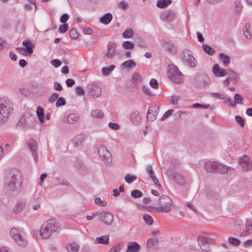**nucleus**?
<instances>
[{"label": "nucleus", "instance_id": "27", "mask_svg": "<svg viewBox=\"0 0 252 252\" xmlns=\"http://www.w3.org/2000/svg\"><path fill=\"white\" fill-rule=\"evenodd\" d=\"M23 45L25 46V49L27 51L28 54H32L33 53L34 45L30 40H25L23 42Z\"/></svg>", "mask_w": 252, "mask_h": 252}, {"label": "nucleus", "instance_id": "23", "mask_svg": "<svg viewBox=\"0 0 252 252\" xmlns=\"http://www.w3.org/2000/svg\"><path fill=\"white\" fill-rule=\"evenodd\" d=\"M129 119L133 124L138 125L141 120L140 112L137 110L133 111L129 115Z\"/></svg>", "mask_w": 252, "mask_h": 252}, {"label": "nucleus", "instance_id": "1", "mask_svg": "<svg viewBox=\"0 0 252 252\" xmlns=\"http://www.w3.org/2000/svg\"><path fill=\"white\" fill-rule=\"evenodd\" d=\"M22 175L19 172L11 174L4 183L5 190L10 195H17L22 184Z\"/></svg>", "mask_w": 252, "mask_h": 252}, {"label": "nucleus", "instance_id": "56", "mask_svg": "<svg viewBox=\"0 0 252 252\" xmlns=\"http://www.w3.org/2000/svg\"><path fill=\"white\" fill-rule=\"evenodd\" d=\"M69 17V16L67 14H66V13L63 14L60 17V22L62 23L66 24L65 23L68 20Z\"/></svg>", "mask_w": 252, "mask_h": 252}, {"label": "nucleus", "instance_id": "6", "mask_svg": "<svg viewBox=\"0 0 252 252\" xmlns=\"http://www.w3.org/2000/svg\"><path fill=\"white\" fill-rule=\"evenodd\" d=\"M98 153L101 159L106 164H110L112 162V156L110 152L105 146H101L98 149Z\"/></svg>", "mask_w": 252, "mask_h": 252}, {"label": "nucleus", "instance_id": "52", "mask_svg": "<svg viewBox=\"0 0 252 252\" xmlns=\"http://www.w3.org/2000/svg\"><path fill=\"white\" fill-rule=\"evenodd\" d=\"M125 179L126 183L130 184L136 180V177L135 176L127 174L126 176Z\"/></svg>", "mask_w": 252, "mask_h": 252}, {"label": "nucleus", "instance_id": "16", "mask_svg": "<svg viewBox=\"0 0 252 252\" xmlns=\"http://www.w3.org/2000/svg\"><path fill=\"white\" fill-rule=\"evenodd\" d=\"M44 224L52 234L56 232L60 227L59 223L54 219H49L44 222Z\"/></svg>", "mask_w": 252, "mask_h": 252}, {"label": "nucleus", "instance_id": "33", "mask_svg": "<svg viewBox=\"0 0 252 252\" xmlns=\"http://www.w3.org/2000/svg\"><path fill=\"white\" fill-rule=\"evenodd\" d=\"M219 57L220 59L223 62L225 66H227L229 65L230 63V58L228 55L221 53L219 54Z\"/></svg>", "mask_w": 252, "mask_h": 252}, {"label": "nucleus", "instance_id": "5", "mask_svg": "<svg viewBox=\"0 0 252 252\" xmlns=\"http://www.w3.org/2000/svg\"><path fill=\"white\" fill-rule=\"evenodd\" d=\"M11 237L16 244L22 247L27 245V241L21 235L19 230L16 228H12L10 231Z\"/></svg>", "mask_w": 252, "mask_h": 252}, {"label": "nucleus", "instance_id": "8", "mask_svg": "<svg viewBox=\"0 0 252 252\" xmlns=\"http://www.w3.org/2000/svg\"><path fill=\"white\" fill-rule=\"evenodd\" d=\"M198 244L203 251L208 252L210 250V244L214 240L202 236H199L197 239Z\"/></svg>", "mask_w": 252, "mask_h": 252}, {"label": "nucleus", "instance_id": "46", "mask_svg": "<svg viewBox=\"0 0 252 252\" xmlns=\"http://www.w3.org/2000/svg\"><path fill=\"white\" fill-rule=\"evenodd\" d=\"M234 101L235 104H242L243 103V100L244 98L242 97V96L238 94H236L234 95Z\"/></svg>", "mask_w": 252, "mask_h": 252}, {"label": "nucleus", "instance_id": "58", "mask_svg": "<svg viewBox=\"0 0 252 252\" xmlns=\"http://www.w3.org/2000/svg\"><path fill=\"white\" fill-rule=\"evenodd\" d=\"M118 6L119 8H121L123 10H125L128 7V3L126 2V1H122L120 2L118 4Z\"/></svg>", "mask_w": 252, "mask_h": 252}, {"label": "nucleus", "instance_id": "55", "mask_svg": "<svg viewBox=\"0 0 252 252\" xmlns=\"http://www.w3.org/2000/svg\"><path fill=\"white\" fill-rule=\"evenodd\" d=\"M121 249V245L120 244H118L116 246L111 248L109 251V252H120Z\"/></svg>", "mask_w": 252, "mask_h": 252}, {"label": "nucleus", "instance_id": "31", "mask_svg": "<svg viewBox=\"0 0 252 252\" xmlns=\"http://www.w3.org/2000/svg\"><path fill=\"white\" fill-rule=\"evenodd\" d=\"M136 66V63L134 61L132 60H129L124 62L121 65L122 68L129 69L132 67H134Z\"/></svg>", "mask_w": 252, "mask_h": 252}, {"label": "nucleus", "instance_id": "21", "mask_svg": "<svg viewBox=\"0 0 252 252\" xmlns=\"http://www.w3.org/2000/svg\"><path fill=\"white\" fill-rule=\"evenodd\" d=\"M146 171L149 175V178L152 180L153 183L159 188H161V186L159 183L158 179L156 176H155L152 166L151 165H148L147 166Z\"/></svg>", "mask_w": 252, "mask_h": 252}, {"label": "nucleus", "instance_id": "4", "mask_svg": "<svg viewBox=\"0 0 252 252\" xmlns=\"http://www.w3.org/2000/svg\"><path fill=\"white\" fill-rule=\"evenodd\" d=\"M158 201L160 206L156 208L157 212L167 213L171 210L172 200L167 195H162L159 197Z\"/></svg>", "mask_w": 252, "mask_h": 252}, {"label": "nucleus", "instance_id": "3", "mask_svg": "<svg viewBox=\"0 0 252 252\" xmlns=\"http://www.w3.org/2000/svg\"><path fill=\"white\" fill-rule=\"evenodd\" d=\"M167 74L168 77L176 84H181L183 81V74L174 65L168 66Z\"/></svg>", "mask_w": 252, "mask_h": 252}, {"label": "nucleus", "instance_id": "18", "mask_svg": "<svg viewBox=\"0 0 252 252\" xmlns=\"http://www.w3.org/2000/svg\"><path fill=\"white\" fill-rule=\"evenodd\" d=\"M176 17L175 12L170 9H167L162 12L160 15V19L164 21H171Z\"/></svg>", "mask_w": 252, "mask_h": 252}, {"label": "nucleus", "instance_id": "32", "mask_svg": "<svg viewBox=\"0 0 252 252\" xmlns=\"http://www.w3.org/2000/svg\"><path fill=\"white\" fill-rule=\"evenodd\" d=\"M79 116L75 113H71L67 117V121L68 123L73 124L79 120Z\"/></svg>", "mask_w": 252, "mask_h": 252}, {"label": "nucleus", "instance_id": "30", "mask_svg": "<svg viewBox=\"0 0 252 252\" xmlns=\"http://www.w3.org/2000/svg\"><path fill=\"white\" fill-rule=\"evenodd\" d=\"M36 114L40 122L43 124L44 122V112L42 107L38 106L36 110Z\"/></svg>", "mask_w": 252, "mask_h": 252}, {"label": "nucleus", "instance_id": "7", "mask_svg": "<svg viewBox=\"0 0 252 252\" xmlns=\"http://www.w3.org/2000/svg\"><path fill=\"white\" fill-rule=\"evenodd\" d=\"M33 232L36 238L43 239H48L52 235V233L44 223L41 225L40 231L35 229L33 230Z\"/></svg>", "mask_w": 252, "mask_h": 252}, {"label": "nucleus", "instance_id": "61", "mask_svg": "<svg viewBox=\"0 0 252 252\" xmlns=\"http://www.w3.org/2000/svg\"><path fill=\"white\" fill-rule=\"evenodd\" d=\"M252 233V228H250L249 229H246L243 232H241L240 234V237H246L248 234H250Z\"/></svg>", "mask_w": 252, "mask_h": 252}, {"label": "nucleus", "instance_id": "29", "mask_svg": "<svg viewBox=\"0 0 252 252\" xmlns=\"http://www.w3.org/2000/svg\"><path fill=\"white\" fill-rule=\"evenodd\" d=\"M84 139V136L82 134L76 135L73 139V145L75 147H79L81 145Z\"/></svg>", "mask_w": 252, "mask_h": 252}, {"label": "nucleus", "instance_id": "35", "mask_svg": "<svg viewBox=\"0 0 252 252\" xmlns=\"http://www.w3.org/2000/svg\"><path fill=\"white\" fill-rule=\"evenodd\" d=\"M109 235H105L101 237H96L95 241L98 243L101 244H107L109 243Z\"/></svg>", "mask_w": 252, "mask_h": 252}, {"label": "nucleus", "instance_id": "62", "mask_svg": "<svg viewBox=\"0 0 252 252\" xmlns=\"http://www.w3.org/2000/svg\"><path fill=\"white\" fill-rule=\"evenodd\" d=\"M59 97V94L56 93H54L52 94L49 98V101L50 102H54L56 99H57Z\"/></svg>", "mask_w": 252, "mask_h": 252}, {"label": "nucleus", "instance_id": "22", "mask_svg": "<svg viewBox=\"0 0 252 252\" xmlns=\"http://www.w3.org/2000/svg\"><path fill=\"white\" fill-rule=\"evenodd\" d=\"M162 48L167 52L173 53L176 52V47L174 44L170 41L164 40L161 42Z\"/></svg>", "mask_w": 252, "mask_h": 252}, {"label": "nucleus", "instance_id": "60", "mask_svg": "<svg viewBox=\"0 0 252 252\" xmlns=\"http://www.w3.org/2000/svg\"><path fill=\"white\" fill-rule=\"evenodd\" d=\"M211 96L213 97H216L220 99H225V97L223 94L213 93L211 94Z\"/></svg>", "mask_w": 252, "mask_h": 252}, {"label": "nucleus", "instance_id": "47", "mask_svg": "<svg viewBox=\"0 0 252 252\" xmlns=\"http://www.w3.org/2000/svg\"><path fill=\"white\" fill-rule=\"evenodd\" d=\"M205 194L208 198H214L217 196V194L212 190L206 189L205 191Z\"/></svg>", "mask_w": 252, "mask_h": 252}, {"label": "nucleus", "instance_id": "63", "mask_svg": "<svg viewBox=\"0 0 252 252\" xmlns=\"http://www.w3.org/2000/svg\"><path fill=\"white\" fill-rule=\"evenodd\" d=\"M76 93L79 96L84 95L85 93L84 89L81 87H77L76 88Z\"/></svg>", "mask_w": 252, "mask_h": 252}, {"label": "nucleus", "instance_id": "36", "mask_svg": "<svg viewBox=\"0 0 252 252\" xmlns=\"http://www.w3.org/2000/svg\"><path fill=\"white\" fill-rule=\"evenodd\" d=\"M171 0H158L157 2V6L158 8H163L171 4Z\"/></svg>", "mask_w": 252, "mask_h": 252}, {"label": "nucleus", "instance_id": "17", "mask_svg": "<svg viewBox=\"0 0 252 252\" xmlns=\"http://www.w3.org/2000/svg\"><path fill=\"white\" fill-rule=\"evenodd\" d=\"M99 218L107 225H111L113 221V215L110 212L99 213Z\"/></svg>", "mask_w": 252, "mask_h": 252}, {"label": "nucleus", "instance_id": "11", "mask_svg": "<svg viewBox=\"0 0 252 252\" xmlns=\"http://www.w3.org/2000/svg\"><path fill=\"white\" fill-rule=\"evenodd\" d=\"M221 164L215 161H207L204 163V168L208 172L220 173Z\"/></svg>", "mask_w": 252, "mask_h": 252}, {"label": "nucleus", "instance_id": "48", "mask_svg": "<svg viewBox=\"0 0 252 252\" xmlns=\"http://www.w3.org/2000/svg\"><path fill=\"white\" fill-rule=\"evenodd\" d=\"M131 195L135 198H138L141 197L143 195L142 192L139 190L134 189L131 192Z\"/></svg>", "mask_w": 252, "mask_h": 252}, {"label": "nucleus", "instance_id": "14", "mask_svg": "<svg viewBox=\"0 0 252 252\" xmlns=\"http://www.w3.org/2000/svg\"><path fill=\"white\" fill-rule=\"evenodd\" d=\"M210 81L209 77L205 74H198L194 78L195 85L197 87L205 85Z\"/></svg>", "mask_w": 252, "mask_h": 252}, {"label": "nucleus", "instance_id": "57", "mask_svg": "<svg viewBox=\"0 0 252 252\" xmlns=\"http://www.w3.org/2000/svg\"><path fill=\"white\" fill-rule=\"evenodd\" d=\"M68 29V25L67 24H63L59 27V31L61 33H64L67 31Z\"/></svg>", "mask_w": 252, "mask_h": 252}, {"label": "nucleus", "instance_id": "34", "mask_svg": "<svg viewBox=\"0 0 252 252\" xmlns=\"http://www.w3.org/2000/svg\"><path fill=\"white\" fill-rule=\"evenodd\" d=\"M202 48L205 53L210 56H212L215 52V50L214 48L209 45L205 44L202 45Z\"/></svg>", "mask_w": 252, "mask_h": 252}, {"label": "nucleus", "instance_id": "51", "mask_svg": "<svg viewBox=\"0 0 252 252\" xmlns=\"http://www.w3.org/2000/svg\"><path fill=\"white\" fill-rule=\"evenodd\" d=\"M66 104V101L64 98L60 97L58 98L56 103V106L57 107H60Z\"/></svg>", "mask_w": 252, "mask_h": 252}, {"label": "nucleus", "instance_id": "2", "mask_svg": "<svg viewBox=\"0 0 252 252\" xmlns=\"http://www.w3.org/2000/svg\"><path fill=\"white\" fill-rule=\"evenodd\" d=\"M13 110L12 103L9 100L0 99V122L5 121Z\"/></svg>", "mask_w": 252, "mask_h": 252}, {"label": "nucleus", "instance_id": "40", "mask_svg": "<svg viewBox=\"0 0 252 252\" xmlns=\"http://www.w3.org/2000/svg\"><path fill=\"white\" fill-rule=\"evenodd\" d=\"M114 65H111L109 67H103L101 69V72L104 76H108L115 68Z\"/></svg>", "mask_w": 252, "mask_h": 252}, {"label": "nucleus", "instance_id": "38", "mask_svg": "<svg viewBox=\"0 0 252 252\" xmlns=\"http://www.w3.org/2000/svg\"><path fill=\"white\" fill-rule=\"evenodd\" d=\"M142 77L139 73H134L132 75V81L135 85H138L140 84L142 82Z\"/></svg>", "mask_w": 252, "mask_h": 252}, {"label": "nucleus", "instance_id": "28", "mask_svg": "<svg viewBox=\"0 0 252 252\" xmlns=\"http://www.w3.org/2000/svg\"><path fill=\"white\" fill-rule=\"evenodd\" d=\"M113 18L112 15L110 13H107L102 17H100V21L104 25H108L112 20Z\"/></svg>", "mask_w": 252, "mask_h": 252}, {"label": "nucleus", "instance_id": "15", "mask_svg": "<svg viewBox=\"0 0 252 252\" xmlns=\"http://www.w3.org/2000/svg\"><path fill=\"white\" fill-rule=\"evenodd\" d=\"M159 110V106L154 105L150 106L147 114V118L148 121L153 122L156 119L157 115Z\"/></svg>", "mask_w": 252, "mask_h": 252}, {"label": "nucleus", "instance_id": "13", "mask_svg": "<svg viewBox=\"0 0 252 252\" xmlns=\"http://www.w3.org/2000/svg\"><path fill=\"white\" fill-rule=\"evenodd\" d=\"M88 91L94 98L99 97L101 94V89L97 85L90 84L87 86Z\"/></svg>", "mask_w": 252, "mask_h": 252}, {"label": "nucleus", "instance_id": "53", "mask_svg": "<svg viewBox=\"0 0 252 252\" xmlns=\"http://www.w3.org/2000/svg\"><path fill=\"white\" fill-rule=\"evenodd\" d=\"M229 242L234 246H238L240 244V241L238 239L233 237L229 238Z\"/></svg>", "mask_w": 252, "mask_h": 252}, {"label": "nucleus", "instance_id": "43", "mask_svg": "<svg viewBox=\"0 0 252 252\" xmlns=\"http://www.w3.org/2000/svg\"><path fill=\"white\" fill-rule=\"evenodd\" d=\"M133 30L129 28L125 30L123 33V37L125 38H129L132 37L133 35Z\"/></svg>", "mask_w": 252, "mask_h": 252}, {"label": "nucleus", "instance_id": "24", "mask_svg": "<svg viewBox=\"0 0 252 252\" xmlns=\"http://www.w3.org/2000/svg\"><path fill=\"white\" fill-rule=\"evenodd\" d=\"M213 72L217 77H222L227 74L226 71L221 68L218 64L213 65Z\"/></svg>", "mask_w": 252, "mask_h": 252}, {"label": "nucleus", "instance_id": "54", "mask_svg": "<svg viewBox=\"0 0 252 252\" xmlns=\"http://www.w3.org/2000/svg\"><path fill=\"white\" fill-rule=\"evenodd\" d=\"M235 120L237 123L239 124L240 126L242 127L244 126L245 122L242 118L239 115L235 116Z\"/></svg>", "mask_w": 252, "mask_h": 252}, {"label": "nucleus", "instance_id": "64", "mask_svg": "<svg viewBox=\"0 0 252 252\" xmlns=\"http://www.w3.org/2000/svg\"><path fill=\"white\" fill-rule=\"evenodd\" d=\"M51 64L55 67H58L61 65L62 62L59 60L55 59L51 61Z\"/></svg>", "mask_w": 252, "mask_h": 252}, {"label": "nucleus", "instance_id": "26", "mask_svg": "<svg viewBox=\"0 0 252 252\" xmlns=\"http://www.w3.org/2000/svg\"><path fill=\"white\" fill-rule=\"evenodd\" d=\"M140 250V245L136 242L128 243L126 252H138Z\"/></svg>", "mask_w": 252, "mask_h": 252}, {"label": "nucleus", "instance_id": "19", "mask_svg": "<svg viewBox=\"0 0 252 252\" xmlns=\"http://www.w3.org/2000/svg\"><path fill=\"white\" fill-rule=\"evenodd\" d=\"M26 203L27 200L25 198L18 199L13 208L14 212L16 214L21 213L25 208Z\"/></svg>", "mask_w": 252, "mask_h": 252}, {"label": "nucleus", "instance_id": "50", "mask_svg": "<svg viewBox=\"0 0 252 252\" xmlns=\"http://www.w3.org/2000/svg\"><path fill=\"white\" fill-rule=\"evenodd\" d=\"M69 35L72 39H76L78 37V33L75 28H73L69 32Z\"/></svg>", "mask_w": 252, "mask_h": 252}, {"label": "nucleus", "instance_id": "44", "mask_svg": "<svg viewBox=\"0 0 252 252\" xmlns=\"http://www.w3.org/2000/svg\"><path fill=\"white\" fill-rule=\"evenodd\" d=\"M123 47L126 49H133L134 47V44L129 41H126L123 43Z\"/></svg>", "mask_w": 252, "mask_h": 252}, {"label": "nucleus", "instance_id": "10", "mask_svg": "<svg viewBox=\"0 0 252 252\" xmlns=\"http://www.w3.org/2000/svg\"><path fill=\"white\" fill-rule=\"evenodd\" d=\"M183 61L186 64L190 67H195L197 65V62L195 58L192 56L191 52L189 51H185L183 53Z\"/></svg>", "mask_w": 252, "mask_h": 252}, {"label": "nucleus", "instance_id": "49", "mask_svg": "<svg viewBox=\"0 0 252 252\" xmlns=\"http://www.w3.org/2000/svg\"><path fill=\"white\" fill-rule=\"evenodd\" d=\"M158 243V239L157 238H150L148 239L147 242L148 247L152 248L155 246V245Z\"/></svg>", "mask_w": 252, "mask_h": 252}, {"label": "nucleus", "instance_id": "37", "mask_svg": "<svg viewBox=\"0 0 252 252\" xmlns=\"http://www.w3.org/2000/svg\"><path fill=\"white\" fill-rule=\"evenodd\" d=\"M79 246L76 243H72L66 246L68 252H77L79 250Z\"/></svg>", "mask_w": 252, "mask_h": 252}, {"label": "nucleus", "instance_id": "45", "mask_svg": "<svg viewBox=\"0 0 252 252\" xmlns=\"http://www.w3.org/2000/svg\"><path fill=\"white\" fill-rule=\"evenodd\" d=\"M234 169L231 167L226 166L225 165L221 164L220 169L219 170V172L221 174H224L227 172L228 170L232 171Z\"/></svg>", "mask_w": 252, "mask_h": 252}, {"label": "nucleus", "instance_id": "39", "mask_svg": "<svg viewBox=\"0 0 252 252\" xmlns=\"http://www.w3.org/2000/svg\"><path fill=\"white\" fill-rule=\"evenodd\" d=\"M91 116L94 118L100 119L103 117L104 113L100 110H93L91 112Z\"/></svg>", "mask_w": 252, "mask_h": 252}, {"label": "nucleus", "instance_id": "9", "mask_svg": "<svg viewBox=\"0 0 252 252\" xmlns=\"http://www.w3.org/2000/svg\"><path fill=\"white\" fill-rule=\"evenodd\" d=\"M26 144L29 151L32 153L34 161L37 162L38 159V155L37 153L38 146L36 141L34 139H30L27 141Z\"/></svg>", "mask_w": 252, "mask_h": 252}, {"label": "nucleus", "instance_id": "20", "mask_svg": "<svg viewBox=\"0 0 252 252\" xmlns=\"http://www.w3.org/2000/svg\"><path fill=\"white\" fill-rule=\"evenodd\" d=\"M242 168L244 171H248L252 167V163L249 161V158L246 156H243L240 158Z\"/></svg>", "mask_w": 252, "mask_h": 252}, {"label": "nucleus", "instance_id": "25", "mask_svg": "<svg viewBox=\"0 0 252 252\" xmlns=\"http://www.w3.org/2000/svg\"><path fill=\"white\" fill-rule=\"evenodd\" d=\"M116 45L114 42H109L107 45V57L112 58L116 53Z\"/></svg>", "mask_w": 252, "mask_h": 252}, {"label": "nucleus", "instance_id": "12", "mask_svg": "<svg viewBox=\"0 0 252 252\" xmlns=\"http://www.w3.org/2000/svg\"><path fill=\"white\" fill-rule=\"evenodd\" d=\"M166 173L169 177L173 179L177 184L181 185L185 184V180L184 177L180 174L176 173L172 169L167 170Z\"/></svg>", "mask_w": 252, "mask_h": 252}, {"label": "nucleus", "instance_id": "41", "mask_svg": "<svg viewBox=\"0 0 252 252\" xmlns=\"http://www.w3.org/2000/svg\"><path fill=\"white\" fill-rule=\"evenodd\" d=\"M250 27V23H246L245 27L243 28V32L244 35L247 39H251L252 35L251 33H250L249 31V28Z\"/></svg>", "mask_w": 252, "mask_h": 252}, {"label": "nucleus", "instance_id": "59", "mask_svg": "<svg viewBox=\"0 0 252 252\" xmlns=\"http://www.w3.org/2000/svg\"><path fill=\"white\" fill-rule=\"evenodd\" d=\"M16 50L19 53L23 55L28 56L30 55L29 54H28L27 51L24 47H17Z\"/></svg>", "mask_w": 252, "mask_h": 252}, {"label": "nucleus", "instance_id": "42", "mask_svg": "<svg viewBox=\"0 0 252 252\" xmlns=\"http://www.w3.org/2000/svg\"><path fill=\"white\" fill-rule=\"evenodd\" d=\"M143 219L147 224L152 225L153 223V219L148 214H144L143 216Z\"/></svg>", "mask_w": 252, "mask_h": 252}]
</instances>
